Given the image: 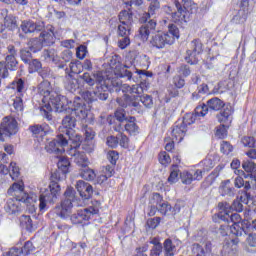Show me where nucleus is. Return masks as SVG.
Segmentation results:
<instances>
[{"mask_svg": "<svg viewBox=\"0 0 256 256\" xmlns=\"http://www.w3.org/2000/svg\"><path fill=\"white\" fill-rule=\"evenodd\" d=\"M39 75L44 79L39 85V93L43 95L44 97H49L48 104L44 105L40 111L43 117L47 119L48 121H51L53 119V115H51V112L53 111V108L51 105L56 109L58 113H63V111H67V105L69 101H67V97L61 96L57 93H52L49 89L45 87H51V82L45 79H49L51 75V69L49 68H43L39 70Z\"/></svg>", "mask_w": 256, "mask_h": 256, "instance_id": "f257e3e1", "label": "nucleus"}, {"mask_svg": "<svg viewBox=\"0 0 256 256\" xmlns=\"http://www.w3.org/2000/svg\"><path fill=\"white\" fill-rule=\"evenodd\" d=\"M9 198L4 206L8 215H16L21 211V203H35L37 201L36 194H27L23 182H15L7 191Z\"/></svg>", "mask_w": 256, "mask_h": 256, "instance_id": "f03ea898", "label": "nucleus"}, {"mask_svg": "<svg viewBox=\"0 0 256 256\" xmlns=\"http://www.w3.org/2000/svg\"><path fill=\"white\" fill-rule=\"evenodd\" d=\"M94 77L96 79L95 90L93 92L85 91L82 93L81 99L86 105L93 103V101H97V99H100V101H107V99H109V90L111 89L109 83H111V80H109L103 72H97Z\"/></svg>", "mask_w": 256, "mask_h": 256, "instance_id": "7ed1b4c3", "label": "nucleus"}, {"mask_svg": "<svg viewBox=\"0 0 256 256\" xmlns=\"http://www.w3.org/2000/svg\"><path fill=\"white\" fill-rule=\"evenodd\" d=\"M159 9H161V3L159 0H152L148 12L144 13L140 18V22L143 23L139 29V35L142 41H147V39H149V35H151V33H155L157 22L151 19V16L155 15Z\"/></svg>", "mask_w": 256, "mask_h": 256, "instance_id": "20e7f679", "label": "nucleus"}, {"mask_svg": "<svg viewBox=\"0 0 256 256\" xmlns=\"http://www.w3.org/2000/svg\"><path fill=\"white\" fill-rule=\"evenodd\" d=\"M218 207L220 211L213 216V221L216 223L218 220L224 221V223H233L230 226V233H233V227H235V225H240V227H243L245 221L241 222V215L231 212V204L227 202H219Z\"/></svg>", "mask_w": 256, "mask_h": 256, "instance_id": "39448f33", "label": "nucleus"}, {"mask_svg": "<svg viewBox=\"0 0 256 256\" xmlns=\"http://www.w3.org/2000/svg\"><path fill=\"white\" fill-rule=\"evenodd\" d=\"M64 197L65 199L61 204L54 208V213H56L57 217H60V219H69L73 205L79 206L77 196H75V189L68 187L64 193Z\"/></svg>", "mask_w": 256, "mask_h": 256, "instance_id": "423d86ee", "label": "nucleus"}, {"mask_svg": "<svg viewBox=\"0 0 256 256\" xmlns=\"http://www.w3.org/2000/svg\"><path fill=\"white\" fill-rule=\"evenodd\" d=\"M174 5L177 9L176 12H172L169 6L166 10L168 13H171L174 23H180V25L188 23L191 17V5H193V2L191 0H182V3H180L178 0H175Z\"/></svg>", "mask_w": 256, "mask_h": 256, "instance_id": "0eeeda50", "label": "nucleus"}, {"mask_svg": "<svg viewBox=\"0 0 256 256\" xmlns=\"http://www.w3.org/2000/svg\"><path fill=\"white\" fill-rule=\"evenodd\" d=\"M140 101L147 109H151V107H153V97H151V95L139 96L124 94L123 98H117V103L124 109H127V107H134V109H139Z\"/></svg>", "mask_w": 256, "mask_h": 256, "instance_id": "6e6552de", "label": "nucleus"}, {"mask_svg": "<svg viewBox=\"0 0 256 256\" xmlns=\"http://www.w3.org/2000/svg\"><path fill=\"white\" fill-rule=\"evenodd\" d=\"M77 118L74 115H67L62 120V125L59 127V133L64 139L70 143L81 139V135L75 133V126L77 125Z\"/></svg>", "mask_w": 256, "mask_h": 256, "instance_id": "1a4fd4ad", "label": "nucleus"}, {"mask_svg": "<svg viewBox=\"0 0 256 256\" xmlns=\"http://www.w3.org/2000/svg\"><path fill=\"white\" fill-rule=\"evenodd\" d=\"M59 195H61V186L56 183L49 184V190H45L39 196V210L47 211V203H55Z\"/></svg>", "mask_w": 256, "mask_h": 256, "instance_id": "9d476101", "label": "nucleus"}, {"mask_svg": "<svg viewBox=\"0 0 256 256\" xmlns=\"http://www.w3.org/2000/svg\"><path fill=\"white\" fill-rule=\"evenodd\" d=\"M81 139L77 138L76 140L70 142V149L67 150V153L72 159H74V163L79 165V167H87L89 165V159L85 152L81 151Z\"/></svg>", "mask_w": 256, "mask_h": 256, "instance_id": "9b49d317", "label": "nucleus"}, {"mask_svg": "<svg viewBox=\"0 0 256 256\" xmlns=\"http://www.w3.org/2000/svg\"><path fill=\"white\" fill-rule=\"evenodd\" d=\"M71 143L67 138L63 137V134H58L56 138H54L52 141H50L45 146V150L47 153H50L52 155H63L65 153V147Z\"/></svg>", "mask_w": 256, "mask_h": 256, "instance_id": "f8f14e48", "label": "nucleus"}, {"mask_svg": "<svg viewBox=\"0 0 256 256\" xmlns=\"http://www.w3.org/2000/svg\"><path fill=\"white\" fill-rule=\"evenodd\" d=\"M71 115L76 117L78 121H85L89 115V105L81 99V97H75L73 103L70 106Z\"/></svg>", "mask_w": 256, "mask_h": 256, "instance_id": "ddd939ff", "label": "nucleus"}, {"mask_svg": "<svg viewBox=\"0 0 256 256\" xmlns=\"http://www.w3.org/2000/svg\"><path fill=\"white\" fill-rule=\"evenodd\" d=\"M99 209L95 207H88L82 210H78L70 216V221L73 225H85L86 221H89L93 215H97Z\"/></svg>", "mask_w": 256, "mask_h": 256, "instance_id": "4468645a", "label": "nucleus"}, {"mask_svg": "<svg viewBox=\"0 0 256 256\" xmlns=\"http://www.w3.org/2000/svg\"><path fill=\"white\" fill-rule=\"evenodd\" d=\"M19 126L17 120L13 117L6 116L0 125V140L3 141V137H11V135H17Z\"/></svg>", "mask_w": 256, "mask_h": 256, "instance_id": "2eb2a0df", "label": "nucleus"}, {"mask_svg": "<svg viewBox=\"0 0 256 256\" xmlns=\"http://www.w3.org/2000/svg\"><path fill=\"white\" fill-rule=\"evenodd\" d=\"M225 107V103L219 98H212L207 101V105L202 104L196 107V115H201L205 117L211 111H221Z\"/></svg>", "mask_w": 256, "mask_h": 256, "instance_id": "dca6fc26", "label": "nucleus"}, {"mask_svg": "<svg viewBox=\"0 0 256 256\" xmlns=\"http://www.w3.org/2000/svg\"><path fill=\"white\" fill-rule=\"evenodd\" d=\"M82 131L84 133V141L81 142V149L86 151V153H93L95 149V141H93L95 139V132L89 126H84Z\"/></svg>", "mask_w": 256, "mask_h": 256, "instance_id": "f3484780", "label": "nucleus"}, {"mask_svg": "<svg viewBox=\"0 0 256 256\" xmlns=\"http://www.w3.org/2000/svg\"><path fill=\"white\" fill-rule=\"evenodd\" d=\"M150 44L155 49H165L166 45H173V36H169V33H158L152 36Z\"/></svg>", "mask_w": 256, "mask_h": 256, "instance_id": "a211bd4d", "label": "nucleus"}, {"mask_svg": "<svg viewBox=\"0 0 256 256\" xmlns=\"http://www.w3.org/2000/svg\"><path fill=\"white\" fill-rule=\"evenodd\" d=\"M247 233H256V220H253L252 223L244 220L242 226L240 224H235L232 228V235L236 237H243Z\"/></svg>", "mask_w": 256, "mask_h": 256, "instance_id": "6ab92c4d", "label": "nucleus"}, {"mask_svg": "<svg viewBox=\"0 0 256 256\" xmlns=\"http://www.w3.org/2000/svg\"><path fill=\"white\" fill-rule=\"evenodd\" d=\"M203 51V43L201 40L194 39L190 43V49L187 50V56L185 57V61L190 63V65H195V56L199 55Z\"/></svg>", "mask_w": 256, "mask_h": 256, "instance_id": "aec40b11", "label": "nucleus"}, {"mask_svg": "<svg viewBox=\"0 0 256 256\" xmlns=\"http://www.w3.org/2000/svg\"><path fill=\"white\" fill-rule=\"evenodd\" d=\"M20 29L24 35H27L29 33L43 31L45 29V23L43 21L33 22V20H24L20 25Z\"/></svg>", "mask_w": 256, "mask_h": 256, "instance_id": "412c9836", "label": "nucleus"}, {"mask_svg": "<svg viewBox=\"0 0 256 256\" xmlns=\"http://www.w3.org/2000/svg\"><path fill=\"white\" fill-rule=\"evenodd\" d=\"M242 168L244 169L245 172H243V170H237L235 171V175H243L244 179H255L256 177V164L255 162H252L250 160H246L242 163Z\"/></svg>", "mask_w": 256, "mask_h": 256, "instance_id": "4be33fe9", "label": "nucleus"}, {"mask_svg": "<svg viewBox=\"0 0 256 256\" xmlns=\"http://www.w3.org/2000/svg\"><path fill=\"white\" fill-rule=\"evenodd\" d=\"M41 31L39 39L42 41V45L44 47H51L55 43V27L47 26L45 30Z\"/></svg>", "mask_w": 256, "mask_h": 256, "instance_id": "5701e85b", "label": "nucleus"}, {"mask_svg": "<svg viewBox=\"0 0 256 256\" xmlns=\"http://www.w3.org/2000/svg\"><path fill=\"white\" fill-rule=\"evenodd\" d=\"M75 187L82 199L87 200L90 197H92L93 186L91 184H89V182L79 180V181H77Z\"/></svg>", "mask_w": 256, "mask_h": 256, "instance_id": "b1692460", "label": "nucleus"}, {"mask_svg": "<svg viewBox=\"0 0 256 256\" xmlns=\"http://www.w3.org/2000/svg\"><path fill=\"white\" fill-rule=\"evenodd\" d=\"M186 133L187 127L181 121H177L171 131L172 141H175V143H181Z\"/></svg>", "mask_w": 256, "mask_h": 256, "instance_id": "393cba45", "label": "nucleus"}, {"mask_svg": "<svg viewBox=\"0 0 256 256\" xmlns=\"http://www.w3.org/2000/svg\"><path fill=\"white\" fill-rule=\"evenodd\" d=\"M152 201L156 202L158 206V211L161 215H169L173 210V207L170 206L168 202H163V197L159 193H154L152 195Z\"/></svg>", "mask_w": 256, "mask_h": 256, "instance_id": "a878e982", "label": "nucleus"}, {"mask_svg": "<svg viewBox=\"0 0 256 256\" xmlns=\"http://www.w3.org/2000/svg\"><path fill=\"white\" fill-rule=\"evenodd\" d=\"M218 191L221 197H230V198L235 197V193H237V190H235V187H233V183H231V180L222 181Z\"/></svg>", "mask_w": 256, "mask_h": 256, "instance_id": "bb28decb", "label": "nucleus"}, {"mask_svg": "<svg viewBox=\"0 0 256 256\" xmlns=\"http://www.w3.org/2000/svg\"><path fill=\"white\" fill-rule=\"evenodd\" d=\"M29 131L33 137H45L49 132V125L47 124H34L29 127Z\"/></svg>", "mask_w": 256, "mask_h": 256, "instance_id": "cd10ccee", "label": "nucleus"}, {"mask_svg": "<svg viewBox=\"0 0 256 256\" xmlns=\"http://www.w3.org/2000/svg\"><path fill=\"white\" fill-rule=\"evenodd\" d=\"M20 225L23 229H26L29 233H33L35 229H37V224L33 222V219H31V216L29 215H22L20 217Z\"/></svg>", "mask_w": 256, "mask_h": 256, "instance_id": "c85d7f7f", "label": "nucleus"}, {"mask_svg": "<svg viewBox=\"0 0 256 256\" xmlns=\"http://www.w3.org/2000/svg\"><path fill=\"white\" fill-rule=\"evenodd\" d=\"M64 87L66 91L70 93H75L77 89H79V84L77 79L71 77V75H67L64 80Z\"/></svg>", "mask_w": 256, "mask_h": 256, "instance_id": "c756f323", "label": "nucleus"}, {"mask_svg": "<svg viewBox=\"0 0 256 256\" xmlns=\"http://www.w3.org/2000/svg\"><path fill=\"white\" fill-rule=\"evenodd\" d=\"M237 253V240H231V243L224 244L222 248L223 256H235Z\"/></svg>", "mask_w": 256, "mask_h": 256, "instance_id": "7c9ffc66", "label": "nucleus"}, {"mask_svg": "<svg viewBox=\"0 0 256 256\" xmlns=\"http://www.w3.org/2000/svg\"><path fill=\"white\" fill-rule=\"evenodd\" d=\"M45 46L43 42L40 40V38H31L28 41V49L31 51V53H39L41 49H43Z\"/></svg>", "mask_w": 256, "mask_h": 256, "instance_id": "2f4dec72", "label": "nucleus"}, {"mask_svg": "<svg viewBox=\"0 0 256 256\" xmlns=\"http://www.w3.org/2000/svg\"><path fill=\"white\" fill-rule=\"evenodd\" d=\"M119 24L123 25H133V12L131 10H122L119 13Z\"/></svg>", "mask_w": 256, "mask_h": 256, "instance_id": "473e14b6", "label": "nucleus"}, {"mask_svg": "<svg viewBox=\"0 0 256 256\" xmlns=\"http://www.w3.org/2000/svg\"><path fill=\"white\" fill-rule=\"evenodd\" d=\"M231 115H233L231 106H226L224 110L217 115V119L219 123H231Z\"/></svg>", "mask_w": 256, "mask_h": 256, "instance_id": "72a5a7b5", "label": "nucleus"}, {"mask_svg": "<svg viewBox=\"0 0 256 256\" xmlns=\"http://www.w3.org/2000/svg\"><path fill=\"white\" fill-rule=\"evenodd\" d=\"M125 131L130 135H137L139 133V126L135 123V117H130L124 124Z\"/></svg>", "mask_w": 256, "mask_h": 256, "instance_id": "f704fd0d", "label": "nucleus"}, {"mask_svg": "<svg viewBox=\"0 0 256 256\" xmlns=\"http://www.w3.org/2000/svg\"><path fill=\"white\" fill-rule=\"evenodd\" d=\"M116 69H118L119 72H115V73L121 79L126 77L128 81H131V79L133 78V72L127 70L129 69V66L127 65L122 66L121 64H119L116 66Z\"/></svg>", "mask_w": 256, "mask_h": 256, "instance_id": "c9c22d12", "label": "nucleus"}, {"mask_svg": "<svg viewBox=\"0 0 256 256\" xmlns=\"http://www.w3.org/2000/svg\"><path fill=\"white\" fill-rule=\"evenodd\" d=\"M70 165H71V162H69V159H67L64 156L59 157L57 167H58V170L61 171L62 175H67V173H69Z\"/></svg>", "mask_w": 256, "mask_h": 256, "instance_id": "e433bc0d", "label": "nucleus"}, {"mask_svg": "<svg viewBox=\"0 0 256 256\" xmlns=\"http://www.w3.org/2000/svg\"><path fill=\"white\" fill-rule=\"evenodd\" d=\"M243 177H245V176L238 175V177H236L234 180V186L237 189H241V187H244V189H246V191H249V189H251V182L248 180H244Z\"/></svg>", "mask_w": 256, "mask_h": 256, "instance_id": "4c0bfd02", "label": "nucleus"}, {"mask_svg": "<svg viewBox=\"0 0 256 256\" xmlns=\"http://www.w3.org/2000/svg\"><path fill=\"white\" fill-rule=\"evenodd\" d=\"M164 256H175V245L171 239H166L163 243Z\"/></svg>", "mask_w": 256, "mask_h": 256, "instance_id": "58836bf2", "label": "nucleus"}, {"mask_svg": "<svg viewBox=\"0 0 256 256\" xmlns=\"http://www.w3.org/2000/svg\"><path fill=\"white\" fill-rule=\"evenodd\" d=\"M80 177L82 179H85L86 181H93L95 177H97V174H95V171L89 167H83V169L80 172Z\"/></svg>", "mask_w": 256, "mask_h": 256, "instance_id": "ea45409f", "label": "nucleus"}, {"mask_svg": "<svg viewBox=\"0 0 256 256\" xmlns=\"http://www.w3.org/2000/svg\"><path fill=\"white\" fill-rule=\"evenodd\" d=\"M4 25L9 31H15L17 29V18L13 15H7L4 18Z\"/></svg>", "mask_w": 256, "mask_h": 256, "instance_id": "a19ab883", "label": "nucleus"}, {"mask_svg": "<svg viewBox=\"0 0 256 256\" xmlns=\"http://www.w3.org/2000/svg\"><path fill=\"white\" fill-rule=\"evenodd\" d=\"M221 171H223V167L217 166L206 178L204 183H207L208 186H211L213 183H215V180L217 179V177H219V173H221Z\"/></svg>", "mask_w": 256, "mask_h": 256, "instance_id": "79ce46f5", "label": "nucleus"}, {"mask_svg": "<svg viewBox=\"0 0 256 256\" xmlns=\"http://www.w3.org/2000/svg\"><path fill=\"white\" fill-rule=\"evenodd\" d=\"M5 63L6 64H3V69H6L7 71H15V67H17V59L15 56L7 55Z\"/></svg>", "mask_w": 256, "mask_h": 256, "instance_id": "37998d69", "label": "nucleus"}, {"mask_svg": "<svg viewBox=\"0 0 256 256\" xmlns=\"http://www.w3.org/2000/svg\"><path fill=\"white\" fill-rule=\"evenodd\" d=\"M113 86H110L109 91H115L116 93H119L122 91V93H131V86L127 84H121V82H117L116 86L115 84H112Z\"/></svg>", "mask_w": 256, "mask_h": 256, "instance_id": "c03bdc74", "label": "nucleus"}, {"mask_svg": "<svg viewBox=\"0 0 256 256\" xmlns=\"http://www.w3.org/2000/svg\"><path fill=\"white\" fill-rule=\"evenodd\" d=\"M131 26L132 25L118 24L117 26L118 37H127V35H131Z\"/></svg>", "mask_w": 256, "mask_h": 256, "instance_id": "a18cd8bd", "label": "nucleus"}, {"mask_svg": "<svg viewBox=\"0 0 256 256\" xmlns=\"http://www.w3.org/2000/svg\"><path fill=\"white\" fill-rule=\"evenodd\" d=\"M197 117H202V116L197 114V108H195V114H191V113L186 114L183 117V120L180 122L187 127V125H193V123H195V120L197 119Z\"/></svg>", "mask_w": 256, "mask_h": 256, "instance_id": "49530a36", "label": "nucleus"}, {"mask_svg": "<svg viewBox=\"0 0 256 256\" xmlns=\"http://www.w3.org/2000/svg\"><path fill=\"white\" fill-rule=\"evenodd\" d=\"M20 59L23 61V63H25L26 65H28V63H31V61L33 60V55L31 54V50H29V48H23L20 50Z\"/></svg>", "mask_w": 256, "mask_h": 256, "instance_id": "de8ad7c7", "label": "nucleus"}, {"mask_svg": "<svg viewBox=\"0 0 256 256\" xmlns=\"http://www.w3.org/2000/svg\"><path fill=\"white\" fill-rule=\"evenodd\" d=\"M95 75H97V73L93 74V77H91V74L86 72L80 76V79H83L89 87H93V85H97V78H95Z\"/></svg>", "mask_w": 256, "mask_h": 256, "instance_id": "09e8293b", "label": "nucleus"}, {"mask_svg": "<svg viewBox=\"0 0 256 256\" xmlns=\"http://www.w3.org/2000/svg\"><path fill=\"white\" fill-rule=\"evenodd\" d=\"M35 251V246H33V242L27 241L24 246L20 248L21 255L27 256L31 255Z\"/></svg>", "mask_w": 256, "mask_h": 256, "instance_id": "8fccbe9b", "label": "nucleus"}, {"mask_svg": "<svg viewBox=\"0 0 256 256\" xmlns=\"http://www.w3.org/2000/svg\"><path fill=\"white\" fill-rule=\"evenodd\" d=\"M179 179V169L177 168V164L172 165V170L170 176L168 177V183H177Z\"/></svg>", "mask_w": 256, "mask_h": 256, "instance_id": "3c124183", "label": "nucleus"}, {"mask_svg": "<svg viewBox=\"0 0 256 256\" xmlns=\"http://www.w3.org/2000/svg\"><path fill=\"white\" fill-rule=\"evenodd\" d=\"M8 171L11 179L15 180L19 177V174H20L19 167H17V164L15 162L10 163Z\"/></svg>", "mask_w": 256, "mask_h": 256, "instance_id": "603ef678", "label": "nucleus"}, {"mask_svg": "<svg viewBox=\"0 0 256 256\" xmlns=\"http://www.w3.org/2000/svg\"><path fill=\"white\" fill-rule=\"evenodd\" d=\"M168 36L173 37V43H175V37L176 39H179V28L175 24H169L168 25Z\"/></svg>", "mask_w": 256, "mask_h": 256, "instance_id": "864d4df0", "label": "nucleus"}, {"mask_svg": "<svg viewBox=\"0 0 256 256\" xmlns=\"http://www.w3.org/2000/svg\"><path fill=\"white\" fill-rule=\"evenodd\" d=\"M29 65V71L30 73L39 72L40 69H42L43 65L41 64V61L34 59L28 63Z\"/></svg>", "mask_w": 256, "mask_h": 256, "instance_id": "5fc2aeb1", "label": "nucleus"}, {"mask_svg": "<svg viewBox=\"0 0 256 256\" xmlns=\"http://www.w3.org/2000/svg\"><path fill=\"white\" fill-rule=\"evenodd\" d=\"M220 151L223 155H229V153H233V145L228 141H222L220 144Z\"/></svg>", "mask_w": 256, "mask_h": 256, "instance_id": "6e6d98bb", "label": "nucleus"}, {"mask_svg": "<svg viewBox=\"0 0 256 256\" xmlns=\"http://www.w3.org/2000/svg\"><path fill=\"white\" fill-rule=\"evenodd\" d=\"M107 159L111 165H117V161H119V152L115 150L108 151Z\"/></svg>", "mask_w": 256, "mask_h": 256, "instance_id": "4d7b16f0", "label": "nucleus"}, {"mask_svg": "<svg viewBox=\"0 0 256 256\" xmlns=\"http://www.w3.org/2000/svg\"><path fill=\"white\" fill-rule=\"evenodd\" d=\"M180 179L184 185H191L193 183V174L191 172H182L180 174Z\"/></svg>", "mask_w": 256, "mask_h": 256, "instance_id": "13d9d810", "label": "nucleus"}, {"mask_svg": "<svg viewBox=\"0 0 256 256\" xmlns=\"http://www.w3.org/2000/svg\"><path fill=\"white\" fill-rule=\"evenodd\" d=\"M201 165L203 166L202 171L204 173H208V171H211L213 167H215V164L213 163V160L206 158L201 162Z\"/></svg>", "mask_w": 256, "mask_h": 256, "instance_id": "bf43d9fd", "label": "nucleus"}, {"mask_svg": "<svg viewBox=\"0 0 256 256\" xmlns=\"http://www.w3.org/2000/svg\"><path fill=\"white\" fill-rule=\"evenodd\" d=\"M125 113L126 111L123 108H118L115 112V117L117 121H119L120 123H123L124 121L126 122L127 120H129V118H127Z\"/></svg>", "mask_w": 256, "mask_h": 256, "instance_id": "052dcab7", "label": "nucleus"}, {"mask_svg": "<svg viewBox=\"0 0 256 256\" xmlns=\"http://www.w3.org/2000/svg\"><path fill=\"white\" fill-rule=\"evenodd\" d=\"M158 159L161 165H169L171 163V156L167 152H160Z\"/></svg>", "mask_w": 256, "mask_h": 256, "instance_id": "680f3d73", "label": "nucleus"}, {"mask_svg": "<svg viewBox=\"0 0 256 256\" xmlns=\"http://www.w3.org/2000/svg\"><path fill=\"white\" fill-rule=\"evenodd\" d=\"M25 87L23 79H17L12 82L11 89H16L18 93H21Z\"/></svg>", "mask_w": 256, "mask_h": 256, "instance_id": "e2e57ef3", "label": "nucleus"}, {"mask_svg": "<svg viewBox=\"0 0 256 256\" xmlns=\"http://www.w3.org/2000/svg\"><path fill=\"white\" fill-rule=\"evenodd\" d=\"M173 84L176 89H183L185 87V79H183L181 75H177L173 78Z\"/></svg>", "mask_w": 256, "mask_h": 256, "instance_id": "0e129e2a", "label": "nucleus"}, {"mask_svg": "<svg viewBox=\"0 0 256 256\" xmlns=\"http://www.w3.org/2000/svg\"><path fill=\"white\" fill-rule=\"evenodd\" d=\"M242 144L244 145V147L253 148V147H255V138H253L251 136H244L242 138Z\"/></svg>", "mask_w": 256, "mask_h": 256, "instance_id": "69168bd1", "label": "nucleus"}, {"mask_svg": "<svg viewBox=\"0 0 256 256\" xmlns=\"http://www.w3.org/2000/svg\"><path fill=\"white\" fill-rule=\"evenodd\" d=\"M248 237L246 238V243L250 247H256V233L255 232H249L247 233Z\"/></svg>", "mask_w": 256, "mask_h": 256, "instance_id": "338daca9", "label": "nucleus"}, {"mask_svg": "<svg viewBox=\"0 0 256 256\" xmlns=\"http://www.w3.org/2000/svg\"><path fill=\"white\" fill-rule=\"evenodd\" d=\"M163 255V246H153L150 250V256Z\"/></svg>", "mask_w": 256, "mask_h": 256, "instance_id": "774afa93", "label": "nucleus"}]
</instances>
